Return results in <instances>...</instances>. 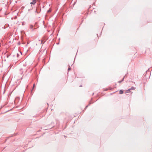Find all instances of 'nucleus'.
<instances>
[{"mask_svg": "<svg viewBox=\"0 0 152 152\" xmlns=\"http://www.w3.org/2000/svg\"><path fill=\"white\" fill-rule=\"evenodd\" d=\"M36 2V0H33V1L30 3V4H34Z\"/></svg>", "mask_w": 152, "mask_h": 152, "instance_id": "nucleus-1", "label": "nucleus"}, {"mask_svg": "<svg viewBox=\"0 0 152 152\" xmlns=\"http://www.w3.org/2000/svg\"><path fill=\"white\" fill-rule=\"evenodd\" d=\"M130 93L131 94H132V92L131 91H130V89H128V90H127L126 91V93Z\"/></svg>", "mask_w": 152, "mask_h": 152, "instance_id": "nucleus-2", "label": "nucleus"}, {"mask_svg": "<svg viewBox=\"0 0 152 152\" xmlns=\"http://www.w3.org/2000/svg\"><path fill=\"white\" fill-rule=\"evenodd\" d=\"M123 93V91L122 90H121L119 91V94H122Z\"/></svg>", "mask_w": 152, "mask_h": 152, "instance_id": "nucleus-3", "label": "nucleus"}, {"mask_svg": "<svg viewBox=\"0 0 152 152\" xmlns=\"http://www.w3.org/2000/svg\"><path fill=\"white\" fill-rule=\"evenodd\" d=\"M129 89H130V91H131V90H134L135 89V88H134V87H132L131 88H130Z\"/></svg>", "mask_w": 152, "mask_h": 152, "instance_id": "nucleus-4", "label": "nucleus"}, {"mask_svg": "<svg viewBox=\"0 0 152 152\" xmlns=\"http://www.w3.org/2000/svg\"><path fill=\"white\" fill-rule=\"evenodd\" d=\"M51 11V10H50V9L48 10V12H50Z\"/></svg>", "mask_w": 152, "mask_h": 152, "instance_id": "nucleus-5", "label": "nucleus"}, {"mask_svg": "<svg viewBox=\"0 0 152 152\" xmlns=\"http://www.w3.org/2000/svg\"><path fill=\"white\" fill-rule=\"evenodd\" d=\"M71 69V68L69 67V68L68 69V71H69Z\"/></svg>", "mask_w": 152, "mask_h": 152, "instance_id": "nucleus-6", "label": "nucleus"}, {"mask_svg": "<svg viewBox=\"0 0 152 152\" xmlns=\"http://www.w3.org/2000/svg\"><path fill=\"white\" fill-rule=\"evenodd\" d=\"M42 40H41V43H42Z\"/></svg>", "mask_w": 152, "mask_h": 152, "instance_id": "nucleus-7", "label": "nucleus"}, {"mask_svg": "<svg viewBox=\"0 0 152 152\" xmlns=\"http://www.w3.org/2000/svg\"><path fill=\"white\" fill-rule=\"evenodd\" d=\"M34 86H33V88L34 87Z\"/></svg>", "mask_w": 152, "mask_h": 152, "instance_id": "nucleus-8", "label": "nucleus"}, {"mask_svg": "<svg viewBox=\"0 0 152 152\" xmlns=\"http://www.w3.org/2000/svg\"><path fill=\"white\" fill-rule=\"evenodd\" d=\"M36 0V1H38V0Z\"/></svg>", "mask_w": 152, "mask_h": 152, "instance_id": "nucleus-9", "label": "nucleus"}]
</instances>
